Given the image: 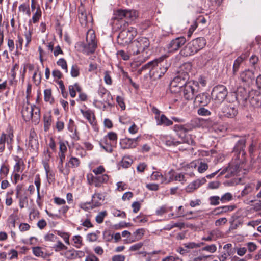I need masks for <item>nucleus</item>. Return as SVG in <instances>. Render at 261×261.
<instances>
[{
    "mask_svg": "<svg viewBox=\"0 0 261 261\" xmlns=\"http://www.w3.org/2000/svg\"><path fill=\"white\" fill-rule=\"evenodd\" d=\"M223 115L228 118H233L238 113V110L235 106L229 105L222 108Z\"/></svg>",
    "mask_w": 261,
    "mask_h": 261,
    "instance_id": "nucleus-22",
    "label": "nucleus"
},
{
    "mask_svg": "<svg viewBox=\"0 0 261 261\" xmlns=\"http://www.w3.org/2000/svg\"><path fill=\"white\" fill-rule=\"evenodd\" d=\"M9 172V166L6 164H3L0 168V179L6 177Z\"/></svg>",
    "mask_w": 261,
    "mask_h": 261,
    "instance_id": "nucleus-39",
    "label": "nucleus"
},
{
    "mask_svg": "<svg viewBox=\"0 0 261 261\" xmlns=\"http://www.w3.org/2000/svg\"><path fill=\"white\" fill-rule=\"evenodd\" d=\"M125 11L121 9L117 10L114 14L113 19L115 20H122L124 18L125 19Z\"/></svg>",
    "mask_w": 261,
    "mask_h": 261,
    "instance_id": "nucleus-40",
    "label": "nucleus"
},
{
    "mask_svg": "<svg viewBox=\"0 0 261 261\" xmlns=\"http://www.w3.org/2000/svg\"><path fill=\"white\" fill-rule=\"evenodd\" d=\"M94 106L100 109L105 110L107 108L108 106L107 103L103 101L101 99H95L93 101Z\"/></svg>",
    "mask_w": 261,
    "mask_h": 261,
    "instance_id": "nucleus-45",
    "label": "nucleus"
},
{
    "mask_svg": "<svg viewBox=\"0 0 261 261\" xmlns=\"http://www.w3.org/2000/svg\"><path fill=\"white\" fill-rule=\"evenodd\" d=\"M32 249L33 254L37 257L45 258L47 256V254L42 251V248L40 247H33Z\"/></svg>",
    "mask_w": 261,
    "mask_h": 261,
    "instance_id": "nucleus-36",
    "label": "nucleus"
},
{
    "mask_svg": "<svg viewBox=\"0 0 261 261\" xmlns=\"http://www.w3.org/2000/svg\"><path fill=\"white\" fill-rule=\"evenodd\" d=\"M92 172L95 176L101 175L104 174L105 169L103 166H99L98 167L92 170Z\"/></svg>",
    "mask_w": 261,
    "mask_h": 261,
    "instance_id": "nucleus-59",
    "label": "nucleus"
},
{
    "mask_svg": "<svg viewBox=\"0 0 261 261\" xmlns=\"http://www.w3.org/2000/svg\"><path fill=\"white\" fill-rule=\"evenodd\" d=\"M80 112L83 117L88 120L91 125L94 127L96 125V118L93 111L90 109H81Z\"/></svg>",
    "mask_w": 261,
    "mask_h": 261,
    "instance_id": "nucleus-19",
    "label": "nucleus"
},
{
    "mask_svg": "<svg viewBox=\"0 0 261 261\" xmlns=\"http://www.w3.org/2000/svg\"><path fill=\"white\" fill-rule=\"evenodd\" d=\"M188 75L187 73H182L175 77L170 83V88L172 91L176 92L178 89H181L187 83V79Z\"/></svg>",
    "mask_w": 261,
    "mask_h": 261,
    "instance_id": "nucleus-12",
    "label": "nucleus"
},
{
    "mask_svg": "<svg viewBox=\"0 0 261 261\" xmlns=\"http://www.w3.org/2000/svg\"><path fill=\"white\" fill-rule=\"evenodd\" d=\"M247 56L245 55H241L238 57L234 61L233 65V73L235 74L239 70L240 66L243 61L246 58Z\"/></svg>",
    "mask_w": 261,
    "mask_h": 261,
    "instance_id": "nucleus-32",
    "label": "nucleus"
},
{
    "mask_svg": "<svg viewBox=\"0 0 261 261\" xmlns=\"http://www.w3.org/2000/svg\"><path fill=\"white\" fill-rule=\"evenodd\" d=\"M97 94L100 99L110 106V100L112 99L110 93L103 87L100 86L97 90Z\"/></svg>",
    "mask_w": 261,
    "mask_h": 261,
    "instance_id": "nucleus-20",
    "label": "nucleus"
},
{
    "mask_svg": "<svg viewBox=\"0 0 261 261\" xmlns=\"http://www.w3.org/2000/svg\"><path fill=\"white\" fill-rule=\"evenodd\" d=\"M138 16V13L135 10H127L125 11V22L127 23L130 22L136 19Z\"/></svg>",
    "mask_w": 261,
    "mask_h": 261,
    "instance_id": "nucleus-31",
    "label": "nucleus"
},
{
    "mask_svg": "<svg viewBox=\"0 0 261 261\" xmlns=\"http://www.w3.org/2000/svg\"><path fill=\"white\" fill-rule=\"evenodd\" d=\"M132 162V159L128 157H124L121 161L122 166L124 168H128Z\"/></svg>",
    "mask_w": 261,
    "mask_h": 261,
    "instance_id": "nucleus-64",
    "label": "nucleus"
},
{
    "mask_svg": "<svg viewBox=\"0 0 261 261\" xmlns=\"http://www.w3.org/2000/svg\"><path fill=\"white\" fill-rule=\"evenodd\" d=\"M250 103L253 107H260L261 105V94L258 91H252L249 96Z\"/></svg>",
    "mask_w": 261,
    "mask_h": 261,
    "instance_id": "nucleus-18",
    "label": "nucleus"
},
{
    "mask_svg": "<svg viewBox=\"0 0 261 261\" xmlns=\"http://www.w3.org/2000/svg\"><path fill=\"white\" fill-rule=\"evenodd\" d=\"M21 114L25 121L32 120L35 124H38L40 119V108L34 105H30L28 100L23 105Z\"/></svg>",
    "mask_w": 261,
    "mask_h": 261,
    "instance_id": "nucleus-2",
    "label": "nucleus"
},
{
    "mask_svg": "<svg viewBox=\"0 0 261 261\" xmlns=\"http://www.w3.org/2000/svg\"><path fill=\"white\" fill-rule=\"evenodd\" d=\"M150 178L152 180L158 181L161 184H163V175L159 172H153Z\"/></svg>",
    "mask_w": 261,
    "mask_h": 261,
    "instance_id": "nucleus-47",
    "label": "nucleus"
},
{
    "mask_svg": "<svg viewBox=\"0 0 261 261\" xmlns=\"http://www.w3.org/2000/svg\"><path fill=\"white\" fill-rule=\"evenodd\" d=\"M44 130L47 132L49 130L51 124V116L50 114L44 115L43 118Z\"/></svg>",
    "mask_w": 261,
    "mask_h": 261,
    "instance_id": "nucleus-37",
    "label": "nucleus"
},
{
    "mask_svg": "<svg viewBox=\"0 0 261 261\" xmlns=\"http://www.w3.org/2000/svg\"><path fill=\"white\" fill-rule=\"evenodd\" d=\"M228 94L227 88L222 85L215 86L212 91V96L215 103L219 105L226 98Z\"/></svg>",
    "mask_w": 261,
    "mask_h": 261,
    "instance_id": "nucleus-10",
    "label": "nucleus"
},
{
    "mask_svg": "<svg viewBox=\"0 0 261 261\" xmlns=\"http://www.w3.org/2000/svg\"><path fill=\"white\" fill-rule=\"evenodd\" d=\"M139 137L134 139L124 138L120 141L121 148L123 149L135 148L138 144Z\"/></svg>",
    "mask_w": 261,
    "mask_h": 261,
    "instance_id": "nucleus-16",
    "label": "nucleus"
},
{
    "mask_svg": "<svg viewBox=\"0 0 261 261\" xmlns=\"http://www.w3.org/2000/svg\"><path fill=\"white\" fill-rule=\"evenodd\" d=\"M31 11L32 12V17L29 20V23H36L39 22L42 16V10L40 6L35 0H31Z\"/></svg>",
    "mask_w": 261,
    "mask_h": 261,
    "instance_id": "nucleus-13",
    "label": "nucleus"
},
{
    "mask_svg": "<svg viewBox=\"0 0 261 261\" xmlns=\"http://www.w3.org/2000/svg\"><path fill=\"white\" fill-rule=\"evenodd\" d=\"M117 135L110 132L99 141L100 146L108 153H112L117 146Z\"/></svg>",
    "mask_w": 261,
    "mask_h": 261,
    "instance_id": "nucleus-5",
    "label": "nucleus"
},
{
    "mask_svg": "<svg viewBox=\"0 0 261 261\" xmlns=\"http://www.w3.org/2000/svg\"><path fill=\"white\" fill-rule=\"evenodd\" d=\"M190 166L192 168H197V171L199 173L205 172L208 168L207 164L201 160L194 161L190 163Z\"/></svg>",
    "mask_w": 261,
    "mask_h": 261,
    "instance_id": "nucleus-21",
    "label": "nucleus"
},
{
    "mask_svg": "<svg viewBox=\"0 0 261 261\" xmlns=\"http://www.w3.org/2000/svg\"><path fill=\"white\" fill-rule=\"evenodd\" d=\"M149 47V39L145 37H140L129 44L128 51L130 55L134 56L144 53H147Z\"/></svg>",
    "mask_w": 261,
    "mask_h": 261,
    "instance_id": "nucleus-3",
    "label": "nucleus"
},
{
    "mask_svg": "<svg viewBox=\"0 0 261 261\" xmlns=\"http://www.w3.org/2000/svg\"><path fill=\"white\" fill-rule=\"evenodd\" d=\"M107 212L106 211H103L99 212L96 216L95 220L98 224L101 223L104 220V218L107 216Z\"/></svg>",
    "mask_w": 261,
    "mask_h": 261,
    "instance_id": "nucleus-54",
    "label": "nucleus"
},
{
    "mask_svg": "<svg viewBox=\"0 0 261 261\" xmlns=\"http://www.w3.org/2000/svg\"><path fill=\"white\" fill-rule=\"evenodd\" d=\"M198 90V83L195 81H190L185 85L181 91L185 99L192 100Z\"/></svg>",
    "mask_w": 261,
    "mask_h": 261,
    "instance_id": "nucleus-8",
    "label": "nucleus"
},
{
    "mask_svg": "<svg viewBox=\"0 0 261 261\" xmlns=\"http://www.w3.org/2000/svg\"><path fill=\"white\" fill-rule=\"evenodd\" d=\"M254 79V72L250 70H245L240 74L239 79L244 85L250 84Z\"/></svg>",
    "mask_w": 261,
    "mask_h": 261,
    "instance_id": "nucleus-15",
    "label": "nucleus"
},
{
    "mask_svg": "<svg viewBox=\"0 0 261 261\" xmlns=\"http://www.w3.org/2000/svg\"><path fill=\"white\" fill-rule=\"evenodd\" d=\"M261 224V219L255 220H251L246 223V225L249 227V231L252 232L256 226Z\"/></svg>",
    "mask_w": 261,
    "mask_h": 261,
    "instance_id": "nucleus-43",
    "label": "nucleus"
},
{
    "mask_svg": "<svg viewBox=\"0 0 261 261\" xmlns=\"http://www.w3.org/2000/svg\"><path fill=\"white\" fill-rule=\"evenodd\" d=\"M30 5L27 3H23L18 7V11L23 15L30 17L31 14Z\"/></svg>",
    "mask_w": 261,
    "mask_h": 261,
    "instance_id": "nucleus-30",
    "label": "nucleus"
},
{
    "mask_svg": "<svg viewBox=\"0 0 261 261\" xmlns=\"http://www.w3.org/2000/svg\"><path fill=\"white\" fill-rule=\"evenodd\" d=\"M32 31L29 29L28 31H27L24 32V37L25 38V46L26 47H28L29 44L31 42L32 40Z\"/></svg>",
    "mask_w": 261,
    "mask_h": 261,
    "instance_id": "nucleus-56",
    "label": "nucleus"
},
{
    "mask_svg": "<svg viewBox=\"0 0 261 261\" xmlns=\"http://www.w3.org/2000/svg\"><path fill=\"white\" fill-rule=\"evenodd\" d=\"M117 55L118 57L122 58L124 60H128L129 59L130 55H131L128 51L126 53L123 50H120L117 51Z\"/></svg>",
    "mask_w": 261,
    "mask_h": 261,
    "instance_id": "nucleus-60",
    "label": "nucleus"
},
{
    "mask_svg": "<svg viewBox=\"0 0 261 261\" xmlns=\"http://www.w3.org/2000/svg\"><path fill=\"white\" fill-rule=\"evenodd\" d=\"M157 125H165L166 126H171L173 124L172 120L169 119L165 115L162 114L161 116H155Z\"/></svg>",
    "mask_w": 261,
    "mask_h": 261,
    "instance_id": "nucleus-26",
    "label": "nucleus"
},
{
    "mask_svg": "<svg viewBox=\"0 0 261 261\" xmlns=\"http://www.w3.org/2000/svg\"><path fill=\"white\" fill-rule=\"evenodd\" d=\"M39 142L36 133L33 129L30 131L28 146L33 151H36L39 147Z\"/></svg>",
    "mask_w": 261,
    "mask_h": 261,
    "instance_id": "nucleus-17",
    "label": "nucleus"
},
{
    "mask_svg": "<svg viewBox=\"0 0 261 261\" xmlns=\"http://www.w3.org/2000/svg\"><path fill=\"white\" fill-rule=\"evenodd\" d=\"M254 186L252 184L246 185L243 190L242 191L241 194L242 196L246 195L251 193L254 190Z\"/></svg>",
    "mask_w": 261,
    "mask_h": 261,
    "instance_id": "nucleus-53",
    "label": "nucleus"
},
{
    "mask_svg": "<svg viewBox=\"0 0 261 261\" xmlns=\"http://www.w3.org/2000/svg\"><path fill=\"white\" fill-rule=\"evenodd\" d=\"M15 66L11 70V75L9 77V83L12 86H16L17 83V80L16 79V73L15 71Z\"/></svg>",
    "mask_w": 261,
    "mask_h": 261,
    "instance_id": "nucleus-48",
    "label": "nucleus"
},
{
    "mask_svg": "<svg viewBox=\"0 0 261 261\" xmlns=\"http://www.w3.org/2000/svg\"><path fill=\"white\" fill-rule=\"evenodd\" d=\"M23 43V38L21 36L18 35L17 40L16 41V48L17 51L21 50L22 49Z\"/></svg>",
    "mask_w": 261,
    "mask_h": 261,
    "instance_id": "nucleus-61",
    "label": "nucleus"
},
{
    "mask_svg": "<svg viewBox=\"0 0 261 261\" xmlns=\"http://www.w3.org/2000/svg\"><path fill=\"white\" fill-rule=\"evenodd\" d=\"M137 34V32L136 28H128L120 32L117 37V42L122 46H126L133 42V39Z\"/></svg>",
    "mask_w": 261,
    "mask_h": 261,
    "instance_id": "nucleus-7",
    "label": "nucleus"
},
{
    "mask_svg": "<svg viewBox=\"0 0 261 261\" xmlns=\"http://www.w3.org/2000/svg\"><path fill=\"white\" fill-rule=\"evenodd\" d=\"M65 153L62 152L58 153V156L60 159L59 165H58V169L59 172L63 174L64 176H68L70 173V169H69V166H68V164H65V166L64 167L63 162L65 159Z\"/></svg>",
    "mask_w": 261,
    "mask_h": 261,
    "instance_id": "nucleus-14",
    "label": "nucleus"
},
{
    "mask_svg": "<svg viewBox=\"0 0 261 261\" xmlns=\"http://www.w3.org/2000/svg\"><path fill=\"white\" fill-rule=\"evenodd\" d=\"M206 182L205 177L196 179L189 184L186 188L187 192L190 193L198 189L200 186Z\"/></svg>",
    "mask_w": 261,
    "mask_h": 261,
    "instance_id": "nucleus-23",
    "label": "nucleus"
},
{
    "mask_svg": "<svg viewBox=\"0 0 261 261\" xmlns=\"http://www.w3.org/2000/svg\"><path fill=\"white\" fill-rule=\"evenodd\" d=\"M51 154L43 155V159L42 160V164L45 171L46 176L47 177L50 175V167L49 165V161L51 158Z\"/></svg>",
    "mask_w": 261,
    "mask_h": 261,
    "instance_id": "nucleus-29",
    "label": "nucleus"
},
{
    "mask_svg": "<svg viewBox=\"0 0 261 261\" xmlns=\"http://www.w3.org/2000/svg\"><path fill=\"white\" fill-rule=\"evenodd\" d=\"M86 41V43L81 45L82 51L87 55L93 53L97 47V41L93 30H89L87 32Z\"/></svg>",
    "mask_w": 261,
    "mask_h": 261,
    "instance_id": "nucleus-6",
    "label": "nucleus"
},
{
    "mask_svg": "<svg viewBox=\"0 0 261 261\" xmlns=\"http://www.w3.org/2000/svg\"><path fill=\"white\" fill-rule=\"evenodd\" d=\"M202 251H207L213 253L217 250V246L215 244H211L204 246L201 249Z\"/></svg>",
    "mask_w": 261,
    "mask_h": 261,
    "instance_id": "nucleus-58",
    "label": "nucleus"
},
{
    "mask_svg": "<svg viewBox=\"0 0 261 261\" xmlns=\"http://www.w3.org/2000/svg\"><path fill=\"white\" fill-rule=\"evenodd\" d=\"M245 140L241 139L239 140L234 147L233 152L237 155L234 160L230 162L228 166L224 168L220 172L219 176H220L226 173L227 174L226 177H229L234 175H241L246 173V169H244V164L245 161Z\"/></svg>",
    "mask_w": 261,
    "mask_h": 261,
    "instance_id": "nucleus-1",
    "label": "nucleus"
},
{
    "mask_svg": "<svg viewBox=\"0 0 261 261\" xmlns=\"http://www.w3.org/2000/svg\"><path fill=\"white\" fill-rule=\"evenodd\" d=\"M60 254L69 260L76 258V251L73 249L66 250L63 253H61Z\"/></svg>",
    "mask_w": 261,
    "mask_h": 261,
    "instance_id": "nucleus-35",
    "label": "nucleus"
},
{
    "mask_svg": "<svg viewBox=\"0 0 261 261\" xmlns=\"http://www.w3.org/2000/svg\"><path fill=\"white\" fill-rule=\"evenodd\" d=\"M170 210V208L168 207L166 205H163L156 209L155 214L156 215L161 216Z\"/></svg>",
    "mask_w": 261,
    "mask_h": 261,
    "instance_id": "nucleus-55",
    "label": "nucleus"
},
{
    "mask_svg": "<svg viewBox=\"0 0 261 261\" xmlns=\"http://www.w3.org/2000/svg\"><path fill=\"white\" fill-rule=\"evenodd\" d=\"M173 128L175 132H181L183 133H187L189 131L192 130L194 128V126L191 123H187L184 125H175Z\"/></svg>",
    "mask_w": 261,
    "mask_h": 261,
    "instance_id": "nucleus-28",
    "label": "nucleus"
},
{
    "mask_svg": "<svg viewBox=\"0 0 261 261\" xmlns=\"http://www.w3.org/2000/svg\"><path fill=\"white\" fill-rule=\"evenodd\" d=\"M66 164H68V166H69V168L71 167L72 168H75L79 166L80 161L78 158L72 156Z\"/></svg>",
    "mask_w": 261,
    "mask_h": 261,
    "instance_id": "nucleus-44",
    "label": "nucleus"
},
{
    "mask_svg": "<svg viewBox=\"0 0 261 261\" xmlns=\"http://www.w3.org/2000/svg\"><path fill=\"white\" fill-rule=\"evenodd\" d=\"M56 243L54 244L53 249L56 252H60L66 250L67 247L60 240H57Z\"/></svg>",
    "mask_w": 261,
    "mask_h": 261,
    "instance_id": "nucleus-42",
    "label": "nucleus"
},
{
    "mask_svg": "<svg viewBox=\"0 0 261 261\" xmlns=\"http://www.w3.org/2000/svg\"><path fill=\"white\" fill-rule=\"evenodd\" d=\"M74 242V246L77 248H80L83 245L82 238L80 235L74 236L72 238Z\"/></svg>",
    "mask_w": 261,
    "mask_h": 261,
    "instance_id": "nucleus-51",
    "label": "nucleus"
},
{
    "mask_svg": "<svg viewBox=\"0 0 261 261\" xmlns=\"http://www.w3.org/2000/svg\"><path fill=\"white\" fill-rule=\"evenodd\" d=\"M233 208L232 206H224L222 207H219L214 210L215 214H219L223 213H225L228 211H232Z\"/></svg>",
    "mask_w": 261,
    "mask_h": 261,
    "instance_id": "nucleus-52",
    "label": "nucleus"
},
{
    "mask_svg": "<svg viewBox=\"0 0 261 261\" xmlns=\"http://www.w3.org/2000/svg\"><path fill=\"white\" fill-rule=\"evenodd\" d=\"M79 19L81 24L82 25H86L87 23V14L84 10L83 8H79Z\"/></svg>",
    "mask_w": 261,
    "mask_h": 261,
    "instance_id": "nucleus-33",
    "label": "nucleus"
},
{
    "mask_svg": "<svg viewBox=\"0 0 261 261\" xmlns=\"http://www.w3.org/2000/svg\"><path fill=\"white\" fill-rule=\"evenodd\" d=\"M144 228H139L137 229L134 233V239L132 240V242L141 240L145 233Z\"/></svg>",
    "mask_w": 261,
    "mask_h": 261,
    "instance_id": "nucleus-41",
    "label": "nucleus"
},
{
    "mask_svg": "<svg viewBox=\"0 0 261 261\" xmlns=\"http://www.w3.org/2000/svg\"><path fill=\"white\" fill-rule=\"evenodd\" d=\"M23 164V162L21 159L16 160V163L14 166L13 173H19L22 171L21 170V166Z\"/></svg>",
    "mask_w": 261,
    "mask_h": 261,
    "instance_id": "nucleus-57",
    "label": "nucleus"
},
{
    "mask_svg": "<svg viewBox=\"0 0 261 261\" xmlns=\"http://www.w3.org/2000/svg\"><path fill=\"white\" fill-rule=\"evenodd\" d=\"M184 37H179L169 41L166 45V50L168 53L177 51L186 42Z\"/></svg>",
    "mask_w": 261,
    "mask_h": 261,
    "instance_id": "nucleus-11",
    "label": "nucleus"
},
{
    "mask_svg": "<svg viewBox=\"0 0 261 261\" xmlns=\"http://www.w3.org/2000/svg\"><path fill=\"white\" fill-rule=\"evenodd\" d=\"M14 134L11 129L7 130L6 133H2L0 135V153L4 151L6 143L8 149L10 151L12 150Z\"/></svg>",
    "mask_w": 261,
    "mask_h": 261,
    "instance_id": "nucleus-9",
    "label": "nucleus"
},
{
    "mask_svg": "<svg viewBox=\"0 0 261 261\" xmlns=\"http://www.w3.org/2000/svg\"><path fill=\"white\" fill-rule=\"evenodd\" d=\"M195 101L202 106H207L210 102V97L208 93H200L195 97Z\"/></svg>",
    "mask_w": 261,
    "mask_h": 261,
    "instance_id": "nucleus-25",
    "label": "nucleus"
},
{
    "mask_svg": "<svg viewBox=\"0 0 261 261\" xmlns=\"http://www.w3.org/2000/svg\"><path fill=\"white\" fill-rule=\"evenodd\" d=\"M71 75L73 77H76L78 76L80 74V69L77 65H73L71 67V71H70Z\"/></svg>",
    "mask_w": 261,
    "mask_h": 261,
    "instance_id": "nucleus-62",
    "label": "nucleus"
},
{
    "mask_svg": "<svg viewBox=\"0 0 261 261\" xmlns=\"http://www.w3.org/2000/svg\"><path fill=\"white\" fill-rule=\"evenodd\" d=\"M206 41L203 37H198L193 39L187 44L182 50L185 56L193 55L202 49L206 45Z\"/></svg>",
    "mask_w": 261,
    "mask_h": 261,
    "instance_id": "nucleus-4",
    "label": "nucleus"
},
{
    "mask_svg": "<svg viewBox=\"0 0 261 261\" xmlns=\"http://www.w3.org/2000/svg\"><path fill=\"white\" fill-rule=\"evenodd\" d=\"M16 218L13 215H11L8 218L7 224L9 228L11 229L15 228Z\"/></svg>",
    "mask_w": 261,
    "mask_h": 261,
    "instance_id": "nucleus-50",
    "label": "nucleus"
},
{
    "mask_svg": "<svg viewBox=\"0 0 261 261\" xmlns=\"http://www.w3.org/2000/svg\"><path fill=\"white\" fill-rule=\"evenodd\" d=\"M167 56H163L158 59H154L153 61H151L150 62H149L147 64H145L144 65L142 66L140 69L139 70V72H141L142 71L145 70H151L154 67H155L159 63L162 62L163 61V60L166 58Z\"/></svg>",
    "mask_w": 261,
    "mask_h": 261,
    "instance_id": "nucleus-24",
    "label": "nucleus"
},
{
    "mask_svg": "<svg viewBox=\"0 0 261 261\" xmlns=\"http://www.w3.org/2000/svg\"><path fill=\"white\" fill-rule=\"evenodd\" d=\"M221 198L218 196H211L209 198L210 203L212 205H217L219 204Z\"/></svg>",
    "mask_w": 261,
    "mask_h": 261,
    "instance_id": "nucleus-63",
    "label": "nucleus"
},
{
    "mask_svg": "<svg viewBox=\"0 0 261 261\" xmlns=\"http://www.w3.org/2000/svg\"><path fill=\"white\" fill-rule=\"evenodd\" d=\"M109 179V177L106 174L95 176L94 186L96 187H100L103 184L107 183Z\"/></svg>",
    "mask_w": 261,
    "mask_h": 261,
    "instance_id": "nucleus-27",
    "label": "nucleus"
},
{
    "mask_svg": "<svg viewBox=\"0 0 261 261\" xmlns=\"http://www.w3.org/2000/svg\"><path fill=\"white\" fill-rule=\"evenodd\" d=\"M44 100L52 103L54 102V98L51 94V90L50 89H46L44 91Z\"/></svg>",
    "mask_w": 261,
    "mask_h": 261,
    "instance_id": "nucleus-46",
    "label": "nucleus"
},
{
    "mask_svg": "<svg viewBox=\"0 0 261 261\" xmlns=\"http://www.w3.org/2000/svg\"><path fill=\"white\" fill-rule=\"evenodd\" d=\"M104 197L100 193H95L92 196V201L95 207L98 206L100 205L99 201H103Z\"/></svg>",
    "mask_w": 261,
    "mask_h": 261,
    "instance_id": "nucleus-38",
    "label": "nucleus"
},
{
    "mask_svg": "<svg viewBox=\"0 0 261 261\" xmlns=\"http://www.w3.org/2000/svg\"><path fill=\"white\" fill-rule=\"evenodd\" d=\"M57 65L60 67L66 73H68L67 64L64 58L59 59L57 62Z\"/></svg>",
    "mask_w": 261,
    "mask_h": 261,
    "instance_id": "nucleus-49",
    "label": "nucleus"
},
{
    "mask_svg": "<svg viewBox=\"0 0 261 261\" xmlns=\"http://www.w3.org/2000/svg\"><path fill=\"white\" fill-rule=\"evenodd\" d=\"M175 172L173 170H171L168 172L166 173L163 175V184H169L174 180Z\"/></svg>",
    "mask_w": 261,
    "mask_h": 261,
    "instance_id": "nucleus-34",
    "label": "nucleus"
}]
</instances>
